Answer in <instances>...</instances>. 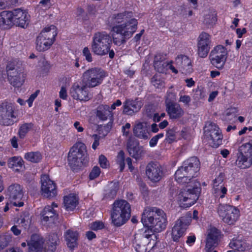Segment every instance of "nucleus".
<instances>
[{
    "label": "nucleus",
    "mask_w": 252,
    "mask_h": 252,
    "mask_svg": "<svg viewBox=\"0 0 252 252\" xmlns=\"http://www.w3.org/2000/svg\"><path fill=\"white\" fill-rule=\"evenodd\" d=\"M107 24L111 27V34L113 43L121 46L136 32L138 21L133 17L131 12H124L110 16Z\"/></svg>",
    "instance_id": "f257e3e1"
},
{
    "label": "nucleus",
    "mask_w": 252,
    "mask_h": 252,
    "mask_svg": "<svg viewBox=\"0 0 252 252\" xmlns=\"http://www.w3.org/2000/svg\"><path fill=\"white\" fill-rule=\"evenodd\" d=\"M141 222L143 225L155 232H160L166 227L167 220L166 214L156 207H146L142 214Z\"/></svg>",
    "instance_id": "f03ea898"
},
{
    "label": "nucleus",
    "mask_w": 252,
    "mask_h": 252,
    "mask_svg": "<svg viewBox=\"0 0 252 252\" xmlns=\"http://www.w3.org/2000/svg\"><path fill=\"white\" fill-rule=\"evenodd\" d=\"M111 39L106 32H97L94 33L91 43V50L97 56H104L109 54L110 58H114L115 53L111 49Z\"/></svg>",
    "instance_id": "7ed1b4c3"
},
{
    "label": "nucleus",
    "mask_w": 252,
    "mask_h": 252,
    "mask_svg": "<svg viewBox=\"0 0 252 252\" xmlns=\"http://www.w3.org/2000/svg\"><path fill=\"white\" fill-rule=\"evenodd\" d=\"M191 183L180 189L176 193L175 200L180 207L186 209L192 206L198 199L201 189L198 182Z\"/></svg>",
    "instance_id": "20e7f679"
},
{
    "label": "nucleus",
    "mask_w": 252,
    "mask_h": 252,
    "mask_svg": "<svg viewBox=\"0 0 252 252\" xmlns=\"http://www.w3.org/2000/svg\"><path fill=\"white\" fill-rule=\"evenodd\" d=\"M6 74L0 70V81L4 80L7 75L9 83L15 87H20L24 83L26 77L24 66L16 61L9 63L6 67Z\"/></svg>",
    "instance_id": "39448f33"
},
{
    "label": "nucleus",
    "mask_w": 252,
    "mask_h": 252,
    "mask_svg": "<svg viewBox=\"0 0 252 252\" xmlns=\"http://www.w3.org/2000/svg\"><path fill=\"white\" fill-rule=\"evenodd\" d=\"M130 204L125 200H117L113 204L111 214L112 222L116 226L124 224L130 217Z\"/></svg>",
    "instance_id": "423d86ee"
},
{
    "label": "nucleus",
    "mask_w": 252,
    "mask_h": 252,
    "mask_svg": "<svg viewBox=\"0 0 252 252\" xmlns=\"http://www.w3.org/2000/svg\"><path fill=\"white\" fill-rule=\"evenodd\" d=\"M87 155L85 145L82 142H77L72 146L68 153V164L73 170L81 167L86 162Z\"/></svg>",
    "instance_id": "0eeeda50"
},
{
    "label": "nucleus",
    "mask_w": 252,
    "mask_h": 252,
    "mask_svg": "<svg viewBox=\"0 0 252 252\" xmlns=\"http://www.w3.org/2000/svg\"><path fill=\"white\" fill-rule=\"evenodd\" d=\"M18 116L16 106L10 102L0 103V125L9 126L13 125Z\"/></svg>",
    "instance_id": "6e6552de"
},
{
    "label": "nucleus",
    "mask_w": 252,
    "mask_h": 252,
    "mask_svg": "<svg viewBox=\"0 0 252 252\" xmlns=\"http://www.w3.org/2000/svg\"><path fill=\"white\" fill-rule=\"evenodd\" d=\"M204 134L212 147L217 148L221 144L223 136L221 130L216 124L210 122L206 123Z\"/></svg>",
    "instance_id": "1a4fd4ad"
},
{
    "label": "nucleus",
    "mask_w": 252,
    "mask_h": 252,
    "mask_svg": "<svg viewBox=\"0 0 252 252\" xmlns=\"http://www.w3.org/2000/svg\"><path fill=\"white\" fill-rule=\"evenodd\" d=\"M217 213L223 222L230 225L233 224L240 216L238 209L227 204H220L217 208Z\"/></svg>",
    "instance_id": "9d476101"
},
{
    "label": "nucleus",
    "mask_w": 252,
    "mask_h": 252,
    "mask_svg": "<svg viewBox=\"0 0 252 252\" xmlns=\"http://www.w3.org/2000/svg\"><path fill=\"white\" fill-rule=\"evenodd\" d=\"M106 76L105 71L99 68H92L83 74V81L89 88H94L101 84Z\"/></svg>",
    "instance_id": "9b49d317"
},
{
    "label": "nucleus",
    "mask_w": 252,
    "mask_h": 252,
    "mask_svg": "<svg viewBox=\"0 0 252 252\" xmlns=\"http://www.w3.org/2000/svg\"><path fill=\"white\" fill-rule=\"evenodd\" d=\"M191 213L189 212L176 220L171 232L172 238L174 241H178L185 234L188 226L191 222Z\"/></svg>",
    "instance_id": "f8f14e48"
},
{
    "label": "nucleus",
    "mask_w": 252,
    "mask_h": 252,
    "mask_svg": "<svg viewBox=\"0 0 252 252\" xmlns=\"http://www.w3.org/2000/svg\"><path fill=\"white\" fill-rule=\"evenodd\" d=\"M228 56L227 49L222 45H218L212 50L210 55L211 63L219 69L224 66Z\"/></svg>",
    "instance_id": "ddd939ff"
},
{
    "label": "nucleus",
    "mask_w": 252,
    "mask_h": 252,
    "mask_svg": "<svg viewBox=\"0 0 252 252\" xmlns=\"http://www.w3.org/2000/svg\"><path fill=\"white\" fill-rule=\"evenodd\" d=\"M6 197L15 206L22 207L24 202L21 201L24 195L23 188L18 184L9 186L5 191Z\"/></svg>",
    "instance_id": "4468645a"
},
{
    "label": "nucleus",
    "mask_w": 252,
    "mask_h": 252,
    "mask_svg": "<svg viewBox=\"0 0 252 252\" xmlns=\"http://www.w3.org/2000/svg\"><path fill=\"white\" fill-rule=\"evenodd\" d=\"M44 241L42 237L37 234L32 235L31 240L28 242L29 252H39L43 250L45 252H54L57 244H48V248L43 247Z\"/></svg>",
    "instance_id": "2eb2a0df"
},
{
    "label": "nucleus",
    "mask_w": 252,
    "mask_h": 252,
    "mask_svg": "<svg viewBox=\"0 0 252 252\" xmlns=\"http://www.w3.org/2000/svg\"><path fill=\"white\" fill-rule=\"evenodd\" d=\"M87 85L84 83H76L71 87L70 94L71 97L80 101H87L92 97V94L89 92Z\"/></svg>",
    "instance_id": "dca6fc26"
},
{
    "label": "nucleus",
    "mask_w": 252,
    "mask_h": 252,
    "mask_svg": "<svg viewBox=\"0 0 252 252\" xmlns=\"http://www.w3.org/2000/svg\"><path fill=\"white\" fill-rule=\"evenodd\" d=\"M12 26L15 25L23 28L28 26L30 16L27 10L22 8H16L11 11Z\"/></svg>",
    "instance_id": "f3484780"
},
{
    "label": "nucleus",
    "mask_w": 252,
    "mask_h": 252,
    "mask_svg": "<svg viewBox=\"0 0 252 252\" xmlns=\"http://www.w3.org/2000/svg\"><path fill=\"white\" fill-rule=\"evenodd\" d=\"M41 191L42 195L46 197H53L57 194L56 184L48 175H43L41 177Z\"/></svg>",
    "instance_id": "a211bd4d"
},
{
    "label": "nucleus",
    "mask_w": 252,
    "mask_h": 252,
    "mask_svg": "<svg viewBox=\"0 0 252 252\" xmlns=\"http://www.w3.org/2000/svg\"><path fill=\"white\" fill-rule=\"evenodd\" d=\"M58 208V204L55 202H53L51 205L45 206L41 213L42 222L45 224L47 222L49 223L54 222L58 216L56 209Z\"/></svg>",
    "instance_id": "6ab92c4d"
},
{
    "label": "nucleus",
    "mask_w": 252,
    "mask_h": 252,
    "mask_svg": "<svg viewBox=\"0 0 252 252\" xmlns=\"http://www.w3.org/2000/svg\"><path fill=\"white\" fill-rule=\"evenodd\" d=\"M146 174L148 179L154 183L159 182L163 175L161 166L155 163H150L147 165Z\"/></svg>",
    "instance_id": "aec40b11"
},
{
    "label": "nucleus",
    "mask_w": 252,
    "mask_h": 252,
    "mask_svg": "<svg viewBox=\"0 0 252 252\" xmlns=\"http://www.w3.org/2000/svg\"><path fill=\"white\" fill-rule=\"evenodd\" d=\"M224 175L220 173L213 181L212 193L217 198H222L226 194L227 189L223 184Z\"/></svg>",
    "instance_id": "412c9836"
},
{
    "label": "nucleus",
    "mask_w": 252,
    "mask_h": 252,
    "mask_svg": "<svg viewBox=\"0 0 252 252\" xmlns=\"http://www.w3.org/2000/svg\"><path fill=\"white\" fill-rule=\"evenodd\" d=\"M175 63L179 71L182 73L188 74L192 71L191 61L187 56H178L176 58Z\"/></svg>",
    "instance_id": "4be33fe9"
},
{
    "label": "nucleus",
    "mask_w": 252,
    "mask_h": 252,
    "mask_svg": "<svg viewBox=\"0 0 252 252\" xmlns=\"http://www.w3.org/2000/svg\"><path fill=\"white\" fill-rule=\"evenodd\" d=\"M143 105L142 102L136 99L135 100L127 99L123 105V112L128 115H132L138 112Z\"/></svg>",
    "instance_id": "5701e85b"
},
{
    "label": "nucleus",
    "mask_w": 252,
    "mask_h": 252,
    "mask_svg": "<svg viewBox=\"0 0 252 252\" xmlns=\"http://www.w3.org/2000/svg\"><path fill=\"white\" fill-rule=\"evenodd\" d=\"M166 110L170 119H177L184 114L183 109L179 104L166 101Z\"/></svg>",
    "instance_id": "b1692460"
},
{
    "label": "nucleus",
    "mask_w": 252,
    "mask_h": 252,
    "mask_svg": "<svg viewBox=\"0 0 252 252\" xmlns=\"http://www.w3.org/2000/svg\"><path fill=\"white\" fill-rule=\"evenodd\" d=\"M133 133L137 137L144 140L150 138L148 126L147 123L136 122L133 127Z\"/></svg>",
    "instance_id": "393cba45"
},
{
    "label": "nucleus",
    "mask_w": 252,
    "mask_h": 252,
    "mask_svg": "<svg viewBox=\"0 0 252 252\" xmlns=\"http://www.w3.org/2000/svg\"><path fill=\"white\" fill-rule=\"evenodd\" d=\"M189 177L192 178L196 177L199 170L200 162L196 157H191L184 162Z\"/></svg>",
    "instance_id": "a878e982"
},
{
    "label": "nucleus",
    "mask_w": 252,
    "mask_h": 252,
    "mask_svg": "<svg viewBox=\"0 0 252 252\" xmlns=\"http://www.w3.org/2000/svg\"><path fill=\"white\" fill-rule=\"evenodd\" d=\"M184 164L183 163V166L180 167L176 172L175 176L176 181L180 184L188 183V185L189 183H191L192 185H194V183L196 182L195 180H193L190 182L192 178L191 177H189V172H187Z\"/></svg>",
    "instance_id": "bb28decb"
},
{
    "label": "nucleus",
    "mask_w": 252,
    "mask_h": 252,
    "mask_svg": "<svg viewBox=\"0 0 252 252\" xmlns=\"http://www.w3.org/2000/svg\"><path fill=\"white\" fill-rule=\"evenodd\" d=\"M64 236L67 246L70 250H73L77 246L78 233L76 231L68 229L64 233Z\"/></svg>",
    "instance_id": "cd10ccee"
},
{
    "label": "nucleus",
    "mask_w": 252,
    "mask_h": 252,
    "mask_svg": "<svg viewBox=\"0 0 252 252\" xmlns=\"http://www.w3.org/2000/svg\"><path fill=\"white\" fill-rule=\"evenodd\" d=\"M127 150L129 155L135 158L139 159L144 154L143 149L139 146L136 142L129 140L127 143Z\"/></svg>",
    "instance_id": "c85d7f7f"
},
{
    "label": "nucleus",
    "mask_w": 252,
    "mask_h": 252,
    "mask_svg": "<svg viewBox=\"0 0 252 252\" xmlns=\"http://www.w3.org/2000/svg\"><path fill=\"white\" fill-rule=\"evenodd\" d=\"M54 43V41L40 35H38L36 39L35 48L39 52L48 50Z\"/></svg>",
    "instance_id": "c756f323"
},
{
    "label": "nucleus",
    "mask_w": 252,
    "mask_h": 252,
    "mask_svg": "<svg viewBox=\"0 0 252 252\" xmlns=\"http://www.w3.org/2000/svg\"><path fill=\"white\" fill-rule=\"evenodd\" d=\"M78 203V198L75 193H70L64 197L63 204L66 210L73 211Z\"/></svg>",
    "instance_id": "7c9ffc66"
},
{
    "label": "nucleus",
    "mask_w": 252,
    "mask_h": 252,
    "mask_svg": "<svg viewBox=\"0 0 252 252\" xmlns=\"http://www.w3.org/2000/svg\"><path fill=\"white\" fill-rule=\"evenodd\" d=\"M96 116L102 121H106L108 119L111 120L113 117V114L110 110V107L106 104L99 105L96 110Z\"/></svg>",
    "instance_id": "2f4dec72"
},
{
    "label": "nucleus",
    "mask_w": 252,
    "mask_h": 252,
    "mask_svg": "<svg viewBox=\"0 0 252 252\" xmlns=\"http://www.w3.org/2000/svg\"><path fill=\"white\" fill-rule=\"evenodd\" d=\"M119 189L118 182H112L109 183L104 190V198L107 199H114Z\"/></svg>",
    "instance_id": "473e14b6"
},
{
    "label": "nucleus",
    "mask_w": 252,
    "mask_h": 252,
    "mask_svg": "<svg viewBox=\"0 0 252 252\" xmlns=\"http://www.w3.org/2000/svg\"><path fill=\"white\" fill-rule=\"evenodd\" d=\"M11 11L4 10L0 12V28L9 29L12 27Z\"/></svg>",
    "instance_id": "72a5a7b5"
},
{
    "label": "nucleus",
    "mask_w": 252,
    "mask_h": 252,
    "mask_svg": "<svg viewBox=\"0 0 252 252\" xmlns=\"http://www.w3.org/2000/svg\"><path fill=\"white\" fill-rule=\"evenodd\" d=\"M57 29L54 25H48L41 31L39 35L55 42L57 35Z\"/></svg>",
    "instance_id": "f704fd0d"
},
{
    "label": "nucleus",
    "mask_w": 252,
    "mask_h": 252,
    "mask_svg": "<svg viewBox=\"0 0 252 252\" xmlns=\"http://www.w3.org/2000/svg\"><path fill=\"white\" fill-rule=\"evenodd\" d=\"M8 166L15 171H19L24 166V161L20 157H13L8 159Z\"/></svg>",
    "instance_id": "c9c22d12"
},
{
    "label": "nucleus",
    "mask_w": 252,
    "mask_h": 252,
    "mask_svg": "<svg viewBox=\"0 0 252 252\" xmlns=\"http://www.w3.org/2000/svg\"><path fill=\"white\" fill-rule=\"evenodd\" d=\"M229 245L230 248L235 250L234 251L243 252L250 249L249 244L245 241L240 239L232 240Z\"/></svg>",
    "instance_id": "e433bc0d"
},
{
    "label": "nucleus",
    "mask_w": 252,
    "mask_h": 252,
    "mask_svg": "<svg viewBox=\"0 0 252 252\" xmlns=\"http://www.w3.org/2000/svg\"><path fill=\"white\" fill-rule=\"evenodd\" d=\"M197 43L211 47L213 46L212 35L207 32H201L197 38Z\"/></svg>",
    "instance_id": "4c0bfd02"
},
{
    "label": "nucleus",
    "mask_w": 252,
    "mask_h": 252,
    "mask_svg": "<svg viewBox=\"0 0 252 252\" xmlns=\"http://www.w3.org/2000/svg\"><path fill=\"white\" fill-rule=\"evenodd\" d=\"M235 163L237 167L242 169L247 168L251 165V160L249 157L238 153Z\"/></svg>",
    "instance_id": "58836bf2"
},
{
    "label": "nucleus",
    "mask_w": 252,
    "mask_h": 252,
    "mask_svg": "<svg viewBox=\"0 0 252 252\" xmlns=\"http://www.w3.org/2000/svg\"><path fill=\"white\" fill-rule=\"evenodd\" d=\"M238 153L250 158L252 156V143L249 142L242 144L239 147Z\"/></svg>",
    "instance_id": "ea45409f"
},
{
    "label": "nucleus",
    "mask_w": 252,
    "mask_h": 252,
    "mask_svg": "<svg viewBox=\"0 0 252 252\" xmlns=\"http://www.w3.org/2000/svg\"><path fill=\"white\" fill-rule=\"evenodd\" d=\"M24 158L31 162H38L41 159V155L39 152H32L26 153Z\"/></svg>",
    "instance_id": "a19ab883"
},
{
    "label": "nucleus",
    "mask_w": 252,
    "mask_h": 252,
    "mask_svg": "<svg viewBox=\"0 0 252 252\" xmlns=\"http://www.w3.org/2000/svg\"><path fill=\"white\" fill-rule=\"evenodd\" d=\"M33 124L32 123H25L22 125L19 130V135L20 138H24L28 132L32 129Z\"/></svg>",
    "instance_id": "79ce46f5"
},
{
    "label": "nucleus",
    "mask_w": 252,
    "mask_h": 252,
    "mask_svg": "<svg viewBox=\"0 0 252 252\" xmlns=\"http://www.w3.org/2000/svg\"><path fill=\"white\" fill-rule=\"evenodd\" d=\"M211 47L197 43V54L200 58H206Z\"/></svg>",
    "instance_id": "37998d69"
},
{
    "label": "nucleus",
    "mask_w": 252,
    "mask_h": 252,
    "mask_svg": "<svg viewBox=\"0 0 252 252\" xmlns=\"http://www.w3.org/2000/svg\"><path fill=\"white\" fill-rule=\"evenodd\" d=\"M12 237L10 234L5 233L0 235V251L8 245Z\"/></svg>",
    "instance_id": "c03bdc74"
},
{
    "label": "nucleus",
    "mask_w": 252,
    "mask_h": 252,
    "mask_svg": "<svg viewBox=\"0 0 252 252\" xmlns=\"http://www.w3.org/2000/svg\"><path fill=\"white\" fill-rule=\"evenodd\" d=\"M220 235V231L215 227H211L208 230V234L207 239H210V241L217 243Z\"/></svg>",
    "instance_id": "a18cd8bd"
},
{
    "label": "nucleus",
    "mask_w": 252,
    "mask_h": 252,
    "mask_svg": "<svg viewBox=\"0 0 252 252\" xmlns=\"http://www.w3.org/2000/svg\"><path fill=\"white\" fill-rule=\"evenodd\" d=\"M152 84L157 88H161L164 86V81L158 74L154 75L151 80Z\"/></svg>",
    "instance_id": "49530a36"
},
{
    "label": "nucleus",
    "mask_w": 252,
    "mask_h": 252,
    "mask_svg": "<svg viewBox=\"0 0 252 252\" xmlns=\"http://www.w3.org/2000/svg\"><path fill=\"white\" fill-rule=\"evenodd\" d=\"M217 21V15L215 12H210L205 15L203 22L208 25H213Z\"/></svg>",
    "instance_id": "de8ad7c7"
},
{
    "label": "nucleus",
    "mask_w": 252,
    "mask_h": 252,
    "mask_svg": "<svg viewBox=\"0 0 252 252\" xmlns=\"http://www.w3.org/2000/svg\"><path fill=\"white\" fill-rule=\"evenodd\" d=\"M154 66L157 71L159 73H165L167 70V62H155Z\"/></svg>",
    "instance_id": "09e8293b"
},
{
    "label": "nucleus",
    "mask_w": 252,
    "mask_h": 252,
    "mask_svg": "<svg viewBox=\"0 0 252 252\" xmlns=\"http://www.w3.org/2000/svg\"><path fill=\"white\" fill-rule=\"evenodd\" d=\"M104 227V224L101 221H95L89 224V228L94 231L102 229Z\"/></svg>",
    "instance_id": "8fccbe9b"
},
{
    "label": "nucleus",
    "mask_w": 252,
    "mask_h": 252,
    "mask_svg": "<svg viewBox=\"0 0 252 252\" xmlns=\"http://www.w3.org/2000/svg\"><path fill=\"white\" fill-rule=\"evenodd\" d=\"M124 159V153L123 151H121L119 152L116 159L117 163L120 165L121 171H122L125 167Z\"/></svg>",
    "instance_id": "3c124183"
},
{
    "label": "nucleus",
    "mask_w": 252,
    "mask_h": 252,
    "mask_svg": "<svg viewBox=\"0 0 252 252\" xmlns=\"http://www.w3.org/2000/svg\"><path fill=\"white\" fill-rule=\"evenodd\" d=\"M82 55L88 62L91 63L93 61L92 53L88 47H85L83 48L82 50Z\"/></svg>",
    "instance_id": "603ef678"
},
{
    "label": "nucleus",
    "mask_w": 252,
    "mask_h": 252,
    "mask_svg": "<svg viewBox=\"0 0 252 252\" xmlns=\"http://www.w3.org/2000/svg\"><path fill=\"white\" fill-rule=\"evenodd\" d=\"M100 174V169L98 166H94L92 169L89 175L90 180H94L98 177Z\"/></svg>",
    "instance_id": "864d4df0"
},
{
    "label": "nucleus",
    "mask_w": 252,
    "mask_h": 252,
    "mask_svg": "<svg viewBox=\"0 0 252 252\" xmlns=\"http://www.w3.org/2000/svg\"><path fill=\"white\" fill-rule=\"evenodd\" d=\"M179 96V102L184 103L185 105H189L191 100V97L189 95L184 94L180 93Z\"/></svg>",
    "instance_id": "5fc2aeb1"
},
{
    "label": "nucleus",
    "mask_w": 252,
    "mask_h": 252,
    "mask_svg": "<svg viewBox=\"0 0 252 252\" xmlns=\"http://www.w3.org/2000/svg\"><path fill=\"white\" fill-rule=\"evenodd\" d=\"M99 163L102 168H107L109 166L107 158L103 155L99 157Z\"/></svg>",
    "instance_id": "6e6d98bb"
},
{
    "label": "nucleus",
    "mask_w": 252,
    "mask_h": 252,
    "mask_svg": "<svg viewBox=\"0 0 252 252\" xmlns=\"http://www.w3.org/2000/svg\"><path fill=\"white\" fill-rule=\"evenodd\" d=\"M163 133H159L154 136L150 141L149 145L151 147H154L156 146L159 139L163 137Z\"/></svg>",
    "instance_id": "4d7b16f0"
},
{
    "label": "nucleus",
    "mask_w": 252,
    "mask_h": 252,
    "mask_svg": "<svg viewBox=\"0 0 252 252\" xmlns=\"http://www.w3.org/2000/svg\"><path fill=\"white\" fill-rule=\"evenodd\" d=\"M13 4L12 0H0V9H6Z\"/></svg>",
    "instance_id": "13d9d810"
},
{
    "label": "nucleus",
    "mask_w": 252,
    "mask_h": 252,
    "mask_svg": "<svg viewBox=\"0 0 252 252\" xmlns=\"http://www.w3.org/2000/svg\"><path fill=\"white\" fill-rule=\"evenodd\" d=\"M136 238V237H135ZM134 247L135 249V251L137 252H145L146 251V248L145 245H141L137 242V241L136 239L133 242Z\"/></svg>",
    "instance_id": "bf43d9fd"
},
{
    "label": "nucleus",
    "mask_w": 252,
    "mask_h": 252,
    "mask_svg": "<svg viewBox=\"0 0 252 252\" xmlns=\"http://www.w3.org/2000/svg\"><path fill=\"white\" fill-rule=\"evenodd\" d=\"M216 244L217 243L210 241V239H207L205 248V252H211Z\"/></svg>",
    "instance_id": "052dcab7"
},
{
    "label": "nucleus",
    "mask_w": 252,
    "mask_h": 252,
    "mask_svg": "<svg viewBox=\"0 0 252 252\" xmlns=\"http://www.w3.org/2000/svg\"><path fill=\"white\" fill-rule=\"evenodd\" d=\"M39 93V90L36 91L35 92H34L33 94H32L31 95L29 98L27 100V102L28 104L29 107H31L32 106V103H33V101L34 100V99L37 96Z\"/></svg>",
    "instance_id": "680f3d73"
},
{
    "label": "nucleus",
    "mask_w": 252,
    "mask_h": 252,
    "mask_svg": "<svg viewBox=\"0 0 252 252\" xmlns=\"http://www.w3.org/2000/svg\"><path fill=\"white\" fill-rule=\"evenodd\" d=\"M92 137L94 139V142H93L92 145V148L94 150H95L99 145V140L100 138V136L96 134H94L92 135Z\"/></svg>",
    "instance_id": "e2e57ef3"
},
{
    "label": "nucleus",
    "mask_w": 252,
    "mask_h": 252,
    "mask_svg": "<svg viewBox=\"0 0 252 252\" xmlns=\"http://www.w3.org/2000/svg\"><path fill=\"white\" fill-rule=\"evenodd\" d=\"M59 240V238L58 235L54 233L49 236L48 239V243L58 244Z\"/></svg>",
    "instance_id": "0e129e2a"
},
{
    "label": "nucleus",
    "mask_w": 252,
    "mask_h": 252,
    "mask_svg": "<svg viewBox=\"0 0 252 252\" xmlns=\"http://www.w3.org/2000/svg\"><path fill=\"white\" fill-rule=\"evenodd\" d=\"M51 6L50 0H41L39 4V6L43 9H46Z\"/></svg>",
    "instance_id": "69168bd1"
},
{
    "label": "nucleus",
    "mask_w": 252,
    "mask_h": 252,
    "mask_svg": "<svg viewBox=\"0 0 252 252\" xmlns=\"http://www.w3.org/2000/svg\"><path fill=\"white\" fill-rule=\"evenodd\" d=\"M73 127L76 129L77 132H82L84 131V128H83L82 125L80 122L76 121L73 124Z\"/></svg>",
    "instance_id": "338daca9"
},
{
    "label": "nucleus",
    "mask_w": 252,
    "mask_h": 252,
    "mask_svg": "<svg viewBox=\"0 0 252 252\" xmlns=\"http://www.w3.org/2000/svg\"><path fill=\"white\" fill-rule=\"evenodd\" d=\"M59 95L61 98L66 99L67 97V91L65 87H62L59 92Z\"/></svg>",
    "instance_id": "774afa93"
}]
</instances>
